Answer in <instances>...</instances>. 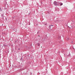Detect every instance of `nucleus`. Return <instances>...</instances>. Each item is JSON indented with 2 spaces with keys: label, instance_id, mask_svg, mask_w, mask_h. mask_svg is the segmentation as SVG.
I'll list each match as a JSON object with an SVG mask.
<instances>
[{
  "label": "nucleus",
  "instance_id": "f257e3e1",
  "mask_svg": "<svg viewBox=\"0 0 75 75\" xmlns=\"http://www.w3.org/2000/svg\"><path fill=\"white\" fill-rule=\"evenodd\" d=\"M53 4H55V6H57V5H58V2H57V1H54V2Z\"/></svg>",
  "mask_w": 75,
  "mask_h": 75
},
{
  "label": "nucleus",
  "instance_id": "f03ea898",
  "mask_svg": "<svg viewBox=\"0 0 75 75\" xmlns=\"http://www.w3.org/2000/svg\"><path fill=\"white\" fill-rule=\"evenodd\" d=\"M75 27V26H72L70 28L71 29H72V28H74Z\"/></svg>",
  "mask_w": 75,
  "mask_h": 75
},
{
  "label": "nucleus",
  "instance_id": "7ed1b4c3",
  "mask_svg": "<svg viewBox=\"0 0 75 75\" xmlns=\"http://www.w3.org/2000/svg\"><path fill=\"white\" fill-rule=\"evenodd\" d=\"M51 25H50L49 27V29H50V30H51Z\"/></svg>",
  "mask_w": 75,
  "mask_h": 75
},
{
  "label": "nucleus",
  "instance_id": "20e7f679",
  "mask_svg": "<svg viewBox=\"0 0 75 75\" xmlns=\"http://www.w3.org/2000/svg\"><path fill=\"white\" fill-rule=\"evenodd\" d=\"M1 17H2V19H4V17H3L4 16L3 15V14H1Z\"/></svg>",
  "mask_w": 75,
  "mask_h": 75
},
{
  "label": "nucleus",
  "instance_id": "39448f33",
  "mask_svg": "<svg viewBox=\"0 0 75 75\" xmlns=\"http://www.w3.org/2000/svg\"><path fill=\"white\" fill-rule=\"evenodd\" d=\"M60 3L61 2H57V4H58V5H57V6H60Z\"/></svg>",
  "mask_w": 75,
  "mask_h": 75
},
{
  "label": "nucleus",
  "instance_id": "423d86ee",
  "mask_svg": "<svg viewBox=\"0 0 75 75\" xmlns=\"http://www.w3.org/2000/svg\"><path fill=\"white\" fill-rule=\"evenodd\" d=\"M62 4H63L62 3H60V6H62Z\"/></svg>",
  "mask_w": 75,
  "mask_h": 75
},
{
  "label": "nucleus",
  "instance_id": "0eeeda50",
  "mask_svg": "<svg viewBox=\"0 0 75 75\" xmlns=\"http://www.w3.org/2000/svg\"><path fill=\"white\" fill-rule=\"evenodd\" d=\"M66 40H69V38H66Z\"/></svg>",
  "mask_w": 75,
  "mask_h": 75
},
{
  "label": "nucleus",
  "instance_id": "6e6552de",
  "mask_svg": "<svg viewBox=\"0 0 75 75\" xmlns=\"http://www.w3.org/2000/svg\"><path fill=\"white\" fill-rule=\"evenodd\" d=\"M40 33V31H38V33H37V34H38Z\"/></svg>",
  "mask_w": 75,
  "mask_h": 75
},
{
  "label": "nucleus",
  "instance_id": "1a4fd4ad",
  "mask_svg": "<svg viewBox=\"0 0 75 75\" xmlns=\"http://www.w3.org/2000/svg\"><path fill=\"white\" fill-rule=\"evenodd\" d=\"M1 11V8H0V11Z\"/></svg>",
  "mask_w": 75,
  "mask_h": 75
},
{
  "label": "nucleus",
  "instance_id": "9d476101",
  "mask_svg": "<svg viewBox=\"0 0 75 75\" xmlns=\"http://www.w3.org/2000/svg\"><path fill=\"white\" fill-rule=\"evenodd\" d=\"M51 25V26H54V25Z\"/></svg>",
  "mask_w": 75,
  "mask_h": 75
},
{
  "label": "nucleus",
  "instance_id": "9b49d317",
  "mask_svg": "<svg viewBox=\"0 0 75 75\" xmlns=\"http://www.w3.org/2000/svg\"><path fill=\"white\" fill-rule=\"evenodd\" d=\"M38 75H40V74L39 73H38Z\"/></svg>",
  "mask_w": 75,
  "mask_h": 75
},
{
  "label": "nucleus",
  "instance_id": "f8f14e48",
  "mask_svg": "<svg viewBox=\"0 0 75 75\" xmlns=\"http://www.w3.org/2000/svg\"><path fill=\"white\" fill-rule=\"evenodd\" d=\"M71 43H73V41H72Z\"/></svg>",
  "mask_w": 75,
  "mask_h": 75
},
{
  "label": "nucleus",
  "instance_id": "ddd939ff",
  "mask_svg": "<svg viewBox=\"0 0 75 75\" xmlns=\"http://www.w3.org/2000/svg\"><path fill=\"white\" fill-rule=\"evenodd\" d=\"M40 46V45L39 44H38V46Z\"/></svg>",
  "mask_w": 75,
  "mask_h": 75
},
{
  "label": "nucleus",
  "instance_id": "4468645a",
  "mask_svg": "<svg viewBox=\"0 0 75 75\" xmlns=\"http://www.w3.org/2000/svg\"><path fill=\"white\" fill-rule=\"evenodd\" d=\"M29 15H30V13H29Z\"/></svg>",
  "mask_w": 75,
  "mask_h": 75
},
{
  "label": "nucleus",
  "instance_id": "2eb2a0df",
  "mask_svg": "<svg viewBox=\"0 0 75 75\" xmlns=\"http://www.w3.org/2000/svg\"><path fill=\"white\" fill-rule=\"evenodd\" d=\"M18 50H20V48L18 49Z\"/></svg>",
  "mask_w": 75,
  "mask_h": 75
},
{
  "label": "nucleus",
  "instance_id": "dca6fc26",
  "mask_svg": "<svg viewBox=\"0 0 75 75\" xmlns=\"http://www.w3.org/2000/svg\"><path fill=\"white\" fill-rule=\"evenodd\" d=\"M39 36V37H40V36Z\"/></svg>",
  "mask_w": 75,
  "mask_h": 75
}]
</instances>
